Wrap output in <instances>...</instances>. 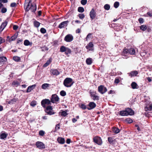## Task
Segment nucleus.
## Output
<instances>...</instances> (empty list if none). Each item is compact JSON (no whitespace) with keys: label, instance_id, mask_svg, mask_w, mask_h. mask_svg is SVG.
<instances>
[{"label":"nucleus","instance_id":"c85d7f7f","mask_svg":"<svg viewBox=\"0 0 152 152\" xmlns=\"http://www.w3.org/2000/svg\"><path fill=\"white\" fill-rule=\"evenodd\" d=\"M67 112L68 110H66L62 111L61 113V115L64 117L68 115V113H67Z\"/></svg>","mask_w":152,"mask_h":152},{"label":"nucleus","instance_id":"8fccbe9b","mask_svg":"<svg viewBox=\"0 0 152 152\" xmlns=\"http://www.w3.org/2000/svg\"><path fill=\"white\" fill-rule=\"evenodd\" d=\"M36 104V101H33L30 103V105L33 107L35 106Z\"/></svg>","mask_w":152,"mask_h":152},{"label":"nucleus","instance_id":"dca6fc26","mask_svg":"<svg viewBox=\"0 0 152 152\" xmlns=\"http://www.w3.org/2000/svg\"><path fill=\"white\" fill-rule=\"evenodd\" d=\"M7 22L6 21H5L2 23L0 26V32H1L5 28L7 25Z\"/></svg>","mask_w":152,"mask_h":152},{"label":"nucleus","instance_id":"603ef678","mask_svg":"<svg viewBox=\"0 0 152 152\" xmlns=\"http://www.w3.org/2000/svg\"><path fill=\"white\" fill-rule=\"evenodd\" d=\"M45 133V132L42 130H40L39 132V134L42 136H43L44 135Z\"/></svg>","mask_w":152,"mask_h":152},{"label":"nucleus","instance_id":"3c124183","mask_svg":"<svg viewBox=\"0 0 152 152\" xmlns=\"http://www.w3.org/2000/svg\"><path fill=\"white\" fill-rule=\"evenodd\" d=\"M78 17L81 19H83L85 17V15L83 14H80L78 15Z\"/></svg>","mask_w":152,"mask_h":152},{"label":"nucleus","instance_id":"4be33fe9","mask_svg":"<svg viewBox=\"0 0 152 152\" xmlns=\"http://www.w3.org/2000/svg\"><path fill=\"white\" fill-rule=\"evenodd\" d=\"M7 59L5 57L2 56L0 57V65L1 64L3 63H4V62H6Z\"/></svg>","mask_w":152,"mask_h":152},{"label":"nucleus","instance_id":"e2e57ef3","mask_svg":"<svg viewBox=\"0 0 152 152\" xmlns=\"http://www.w3.org/2000/svg\"><path fill=\"white\" fill-rule=\"evenodd\" d=\"M16 4L15 3H12L10 4V6L12 7H14L16 6Z\"/></svg>","mask_w":152,"mask_h":152},{"label":"nucleus","instance_id":"a19ab883","mask_svg":"<svg viewBox=\"0 0 152 152\" xmlns=\"http://www.w3.org/2000/svg\"><path fill=\"white\" fill-rule=\"evenodd\" d=\"M125 121L128 123H131L133 122L132 120L130 118H127L125 120Z\"/></svg>","mask_w":152,"mask_h":152},{"label":"nucleus","instance_id":"2eb2a0df","mask_svg":"<svg viewBox=\"0 0 152 152\" xmlns=\"http://www.w3.org/2000/svg\"><path fill=\"white\" fill-rule=\"evenodd\" d=\"M50 72L52 75H58L60 73L56 69H52L50 70Z\"/></svg>","mask_w":152,"mask_h":152},{"label":"nucleus","instance_id":"774afa93","mask_svg":"<svg viewBox=\"0 0 152 152\" xmlns=\"http://www.w3.org/2000/svg\"><path fill=\"white\" fill-rule=\"evenodd\" d=\"M147 14L150 17L152 16V12H147Z\"/></svg>","mask_w":152,"mask_h":152},{"label":"nucleus","instance_id":"58836bf2","mask_svg":"<svg viewBox=\"0 0 152 152\" xmlns=\"http://www.w3.org/2000/svg\"><path fill=\"white\" fill-rule=\"evenodd\" d=\"M60 94L61 96H64L66 95V93L65 91L62 90L60 91Z\"/></svg>","mask_w":152,"mask_h":152},{"label":"nucleus","instance_id":"2f4dec72","mask_svg":"<svg viewBox=\"0 0 152 152\" xmlns=\"http://www.w3.org/2000/svg\"><path fill=\"white\" fill-rule=\"evenodd\" d=\"M131 76H136L138 74V72L136 71H133L130 73Z\"/></svg>","mask_w":152,"mask_h":152},{"label":"nucleus","instance_id":"f257e3e1","mask_svg":"<svg viewBox=\"0 0 152 152\" xmlns=\"http://www.w3.org/2000/svg\"><path fill=\"white\" fill-rule=\"evenodd\" d=\"M135 52L134 49L133 48H131L128 50L126 48H124L123 49L122 55L123 56H124V58H127L129 57V54L131 55H134L135 53Z\"/></svg>","mask_w":152,"mask_h":152},{"label":"nucleus","instance_id":"f704fd0d","mask_svg":"<svg viewBox=\"0 0 152 152\" xmlns=\"http://www.w3.org/2000/svg\"><path fill=\"white\" fill-rule=\"evenodd\" d=\"M49 84L48 83H44L42 85V88L43 89H46V88L49 87Z\"/></svg>","mask_w":152,"mask_h":152},{"label":"nucleus","instance_id":"7c9ffc66","mask_svg":"<svg viewBox=\"0 0 152 152\" xmlns=\"http://www.w3.org/2000/svg\"><path fill=\"white\" fill-rule=\"evenodd\" d=\"M108 141L109 142V143L110 144H111L112 143H113V142L114 141L113 138L111 137H108Z\"/></svg>","mask_w":152,"mask_h":152},{"label":"nucleus","instance_id":"0eeeda50","mask_svg":"<svg viewBox=\"0 0 152 152\" xmlns=\"http://www.w3.org/2000/svg\"><path fill=\"white\" fill-rule=\"evenodd\" d=\"M98 91L102 94H103L107 91L106 88L104 87V86L101 85L98 87Z\"/></svg>","mask_w":152,"mask_h":152},{"label":"nucleus","instance_id":"79ce46f5","mask_svg":"<svg viewBox=\"0 0 152 152\" xmlns=\"http://www.w3.org/2000/svg\"><path fill=\"white\" fill-rule=\"evenodd\" d=\"M80 107L83 110L86 109L87 108L85 104H81Z\"/></svg>","mask_w":152,"mask_h":152},{"label":"nucleus","instance_id":"c756f323","mask_svg":"<svg viewBox=\"0 0 152 152\" xmlns=\"http://www.w3.org/2000/svg\"><path fill=\"white\" fill-rule=\"evenodd\" d=\"M17 37V35L15 34L13 36H12L10 38V41H12L15 40Z\"/></svg>","mask_w":152,"mask_h":152},{"label":"nucleus","instance_id":"412c9836","mask_svg":"<svg viewBox=\"0 0 152 152\" xmlns=\"http://www.w3.org/2000/svg\"><path fill=\"white\" fill-rule=\"evenodd\" d=\"M93 44L92 42H90L86 46V47L87 49H88L89 50H93V49L92 48L90 49V48H92L93 47Z\"/></svg>","mask_w":152,"mask_h":152},{"label":"nucleus","instance_id":"bf43d9fd","mask_svg":"<svg viewBox=\"0 0 152 152\" xmlns=\"http://www.w3.org/2000/svg\"><path fill=\"white\" fill-rule=\"evenodd\" d=\"M91 33L88 34L86 37V40H87L88 39H89L90 38H91Z\"/></svg>","mask_w":152,"mask_h":152},{"label":"nucleus","instance_id":"f03ea898","mask_svg":"<svg viewBox=\"0 0 152 152\" xmlns=\"http://www.w3.org/2000/svg\"><path fill=\"white\" fill-rule=\"evenodd\" d=\"M74 83L72 79L70 78L67 77L64 80L63 84L66 87H70Z\"/></svg>","mask_w":152,"mask_h":152},{"label":"nucleus","instance_id":"cd10ccee","mask_svg":"<svg viewBox=\"0 0 152 152\" xmlns=\"http://www.w3.org/2000/svg\"><path fill=\"white\" fill-rule=\"evenodd\" d=\"M89 93L90 94L91 97H92V96L95 95L96 94V91L92 90H90L89 91Z\"/></svg>","mask_w":152,"mask_h":152},{"label":"nucleus","instance_id":"bb28decb","mask_svg":"<svg viewBox=\"0 0 152 152\" xmlns=\"http://www.w3.org/2000/svg\"><path fill=\"white\" fill-rule=\"evenodd\" d=\"M86 62L87 64L90 65L92 62V59L91 58H88L86 59Z\"/></svg>","mask_w":152,"mask_h":152},{"label":"nucleus","instance_id":"c9c22d12","mask_svg":"<svg viewBox=\"0 0 152 152\" xmlns=\"http://www.w3.org/2000/svg\"><path fill=\"white\" fill-rule=\"evenodd\" d=\"M140 28L142 30L144 31L146 29L147 27L145 25H142L140 26Z\"/></svg>","mask_w":152,"mask_h":152},{"label":"nucleus","instance_id":"5fc2aeb1","mask_svg":"<svg viewBox=\"0 0 152 152\" xmlns=\"http://www.w3.org/2000/svg\"><path fill=\"white\" fill-rule=\"evenodd\" d=\"M87 2V0H82L81 1V4L83 5H85Z\"/></svg>","mask_w":152,"mask_h":152},{"label":"nucleus","instance_id":"7ed1b4c3","mask_svg":"<svg viewBox=\"0 0 152 152\" xmlns=\"http://www.w3.org/2000/svg\"><path fill=\"white\" fill-rule=\"evenodd\" d=\"M45 108V111L48 115H52L56 113V112H54L53 110L52 106L50 105H48Z\"/></svg>","mask_w":152,"mask_h":152},{"label":"nucleus","instance_id":"6e6552de","mask_svg":"<svg viewBox=\"0 0 152 152\" xmlns=\"http://www.w3.org/2000/svg\"><path fill=\"white\" fill-rule=\"evenodd\" d=\"M37 147L39 149H42L45 148V145L42 142L37 141L36 142Z\"/></svg>","mask_w":152,"mask_h":152},{"label":"nucleus","instance_id":"ea45409f","mask_svg":"<svg viewBox=\"0 0 152 152\" xmlns=\"http://www.w3.org/2000/svg\"><path fill=\"white\" fill-rule=\"evenodd\" d=\"M60 124H58L56 125L54 132H56L60 129Z\"/></svg>","mask_w":152,"mask_h":152},{"label":"nucleus","instance_id":"5701e85b","mask_svg":"<svg viewBox=\"0 0 152 152\" xmlns=\"http://www.w3.org/2000/svg\"><path fill=\"white\" fill-rule=\"evenodd\" d=\"M8 135L7 134L5 133H2L0 135V138L1 139L5 140Z\"/></svg>","mask_w":152,"mask_h":152},{"label":"nucleus","instance_id":"864d4df0","mask_svg":"<svg viewBox=\"0 0 152 152\" xmlns=\"http://www.w3.org/2000/svg\"><path fill=\"white\" fill-rule=\"evenodd\" d=\"M120 81V80L119 78H118V77H116L115 78V81H114V83L116 84H118V83Z\"/></svg>","mask_w":152,"mask_h":152},{"label":"nucleus","instance_id":"39448f33","mask_svg":"<svg viewBox=\"0 0 152 152\" xmlns=\"http://www.w3.org/2000/svg\"><path fill=\"white\" fill-rule=\"evenodd\" d=\"M50 100L47 99H43L41 102V105L44 108L47 107V105H51Z\"/></svg>","mask_w":152,"mask_h":152},{"label":"nucleus","instance_id":"69168bd1","mask_svg":"<svg viewBox=\"0 0 152 152\" xmlns=\"http://www.w3.org/2000/svg\"><path fill=\"white\" fill-rule=\"evenodd\" d=\"M135 126L136 127H137V129L138 132H139L140 131V127H139V126L138 125L136 124L135 125Z\"/></svg>","mask_w":152,"mask_h":152},{"label":"nucleus","instance_id":"1a4fd4ad","mask_svg":"<svg viewBox=\"0 0 152 152\" xmlns=\"http://www.w3.org/2000/svg\"><path fill=\"white\" fill-rule=\"evenodd\" d=\"M26 3L25 4V7L26 6V10L28 11L30 9L31 2V0H26Z\"/></svg>","mask_w":152,"mask_h":152},{"label":"nucleus","instance_id":"09e8293b","mask_svg":"<svg viewBox=\"0 0 152 152\" xmlns=\"http://www.w3.org/2000/svg\"><path fill=\"white\" fill-rule=\"evenodd\" d=\"M40 31L41 32V33L42 34H45L46 32V29L43 28H41L40 30Z\"/></svg>","mask_w":152,"mask_h":152},{"label":"nucleus","instance_id":"aec40b11","mask_svg":"<svg viewBox=\"0 0 152 152\" xmlns=\"http://www.w3.org/2000/svg\"><path fill=\"white\" fill-rule=\"evenodd\" d=\"M35 86L36 85L34 84L28 86L27 88L26 92L27 93L31 91V90H33L35 88Z\"/></svg>","mask_w":152,"mask_h":152},{"label":"nucleus","instance_id":"b1692460","mask_svg":"<svg viewBox=\"0 0 152 152\" xmlns=\"http://www.w3.org/2000/svg\"><path fill=\"white\" fill-rule=\"evenodd\" d=\"M112 130L113 132L116 134H118L120 132L119 129L117 127H113L112 128Z\"/></svg>","mask_w":152,"mask_h":152},{"label":"nucleus","instance_id":"6ab92c4d","mask_svg":"<svg viewBox=\"0 0 152 152\" xmlns=\"http://www.w3.org/2000/svg\"><path fill=\"white\" fill-rule=\"evenodd\" d=\"M57 140L58 143L61 144H64L65 142L64 139L61 137H58Z\"/></svg>","mask_w":152,"mask_h":152},{"label":"nucleus","instance_id":"f3484780","mask_svg":"<svg viewBox=\"0 0 152 152\" xmlns=\"http://www.w3.org/2000/svg\"><path fill=\"white\" fill-rule=\"evenodd\" d=\"M37 6L35 4L34 5L33 4H31L30 9L32 12H35L37 10Z\"/></svg>","mask_w":152,"mask_h":152},{"label":"nucleus","instance_id":"9d476101","mask_svg":"<svg viewBox=\"0 0 152 152\" xmlns=\"http://www.w3.org/2000/svg\"><path fill=\"white\" fill-rule=\"evenodd\" d=\"M73 38L72 36L70 34L66 35L65 37L64 40L68 42H71L73 40Z\"/></svg>","mask_w":152,"mask_h":152},{"label":"nucleus","instance_id":"6e6d98bb","mask_svg":"<svg viewBox=\"0 0 152 152\" xmlns=\"http://www.w3.org/2000/svg\"><path fill=\"white\" fill-rule=\"evenodd\" d=\"M42 51H47L48 50V48L45 46H43L42 48Z\"/></svg>","mask_w":152,"mask_h":152},{"label":"nucleus","instance_id":"338daca9","mask_svg":"<svg viewBox=\"0 0 152 152\" xmlns=\"http://www.w3.org/2000/svg\"><path fill=\"white\" fill-rule=\"evenodd\" d=\"M8 2L7 0H0V2H3L4 3H6Z\"/></svg>","mask_w":152,"mask_h":152},{"label":"nucleus","instance_id":"680f3d73","mask_svg":"<svg viewBox=\"0 0 152 152\" xmlns=\"http://www.w3.org/2000/svg\"><path fill=\"white\" fill-rule=\"evenodd\" d=\"M138 21L139 23H142L143 22V19L142 18H140L138 19Z\"/></svg>","mask_w":152,"mask_h":152},{"label":"nucleus","instance_id":"de8ad7c7","mask_svg":"<svg viewBox=\"0 0 152 152\" xmlns=\"http://www.w3.org/2000/svg\"><path fill=\"white\" fill-rule=\"evenodd\" d=\"M13 59L14 60L16 61H18L20 60V57L17 56H14L13 57Z\"/></svg>","mask_w":152,"mask_h":152},{"label":"nucleus","instance_id":"20e7f679","mask_svg":"<svg viewBox=\"0 0 152 152\" xmlns=\"http://www.w3.org/2000/svg\"><path fill=\"white\" fill-rule=\"evenodd\" d=\"M93 142L98 145H101L102 143V140L101 137L99 136H96L93 138Z\"/></svg>","mask_w":152,"mask_h":152},{"label":"nucleus","instance_id":"c03bdc74","mask_svg":"<svg viewBox=\"0 0 152 152\" xmlns=\"http://www.w3.org/2000/svg\"><path fill=\"white\" fill-rule=\"evenodd\" d=\"M104 8L105 10H109L110 8V6L109 5L106 4L104 5Z\"/></svg>","mask_w":152,"mask_h":152},{"label":"nucleus","instance_id":"0e129e2a","mask_svg":"<svg viewBox=\"0 0 152 152\" xmlns=\"http://www.w3.org/2000/svg\"><path fill=\"white\" fill-rule=\"evenodd\" d=\"M18 28V26L16 25H14L13 26V29L14 30H16Z\"/></svg>","mask_w":152,"mask_h":152},{"label":"nucleus","instance_id":"473e14b6","mask_svg":"<svg viewBox=\"0 0 152 152\" xmlns=\"http://www.w3.org/2000/svg\"><path fill=\"white\" fill-rule=\"evenodd\" d=\"M67 48L63 46L60 48V51L61 52H65Z\"/></svg>","mask_w":152,"mask_h":152},{"label":"nucleus","instance_id":"a18cd8bd","mask_svg":"<svg viewBox=\"0 0 152 152\" xmlns=\"http://www.w3.org/2000/svg\"><path fill=\"white\" fill-rule=\"evenodd\" d=\"M24 45L26 46H28L30 44L29 41L28 40H25L24 42Z\"/></svg>","mask_w":152,"mask_h":152},{"label":"nucleus","instance_id":"13d9d810","mask_svg":"<svg viewBox=\"0 0 152 152\" xmlns=\"http://www.w3.org/2000/svg\"><path fill=\"white\" fill-rule=\"evenodd\" d=\"M52 61V58H50L46 62H47L48 66L51 63Z\"/></svg>","mask_w":152,"mask_h":152},{"label":"nucleus","instance_id":"9b49d317","mask_svg":"<svg viewBox=\"0 0 152 152\" xmlns=\"http://www.w3.org/2000/svg\"><path fill=\"white\" fill-rule=\"evenodd\" d=\"M96 104L94 102H90L89 103L88 106L89 107H87V109L90 110L96 107Z\"/></svg>","mask_w":152,"mask_h":152},{"label":"nucleus","instance_id":"393cba45","mask_svg":"<svg viewBox=\"0 0 152 152\" xmlns=\"http://www.w3.org/2000/svg\"><path fill=\"white\" fill-rule=\"evenodd\" d=\"M18 100V98H13L12 99H11L8 102V104H14L15 102H16Z\"/></svg>","mask_w":152,"mask_h":152},{"label":"nucleus","instance_id":"a878e982","mask_svg":"<svg viewBox=\"0 0 152 152\" xmlns=\"http://www.w3.org/2000/svg\"><path fill=\"white\" fill-rule=\"evenodd\" d=\"M119 115L122 116H127L126 110L120 111L119 112Z\"/></svg>","mask_w":152,"mask_h":152},{"label":"nucleus","instance_id":"a211bd4d","mask_svg":"<svg viewBox=\"0 0 152 152\" xmlns=\"http://www.w3.org/2000/svg\"><path fill=\"white\" fill-rule=\"evenodd\" d=\"M131 86L132 88L133 89H138L139 88V86L137 85V83L134 82H132L131 84Z\"/></svg>","mask_w":152,"mask_h":152},{"label":"nucleus","instance_id":"423d86ee","mask_svg":"<svg viewBox=\"0 0 152 152\" xmlns=\"http://www.w3.org/2000/svg\"><path fill=\"white\" fill-rule=\"evenodd\" d=\"M59 100V98L58 95L56 94H53L51 96L50 101L51 102L54 103L58 102Z\"/></svg>","mask_w":152,"mask_h":152},{"label":"nucleus","instance_id":"e433bc0d","mask_svg":"<svg viewBox=\"0 0 152 152\" xmlns=\"http://www.w3.org/2000/svg\"><path fill=\"white\" fill-rule=\"evenodd\" d=\"M92 97H93L92 99L94 101L96 100H98L99 99V96H98L96 95L92 96Z\"/></svg>","mask_w":152,"mask_h":152},{"label":"nucleus","instance_id":"4d7b16f0","mask_svg":"<svg viewBox=\"0 0 152 152\" xmlns=\"http://www.w3.org/2000/svg\"><path fill=\"white\" fill-rule=\"evenodd\" d=\"M7 11V9L6 8L3 7L2 8L1 12L2 13H5Z\"/></svg>","mask_w":152,"mask_h":152},{"label":"nucleus","instance_id":"052dcab7","mask_svg":"<svg viewBox=\"0 0 152 152\" xmlns=\"http://www.w3.org/2000/svg\"><path fill=\"white\" fill-rule=\"evenodd\" d=\"M5 40L4 39H3L2 38L0 37V44L3 42H4Z\"/></svg>","mask_w":152,"mask_h":152},{"label":"nucleus","instance_id":"49530a36","mask_svg":"<svg viewBox=\"0 0 152 152\" xmlns=\"http://www.w3.org/2000/svg\"><path fill=\"white\" fill-rule=\"evenodd\" d=\"M119 3L118 1L115 2L114 4V6L116 8H117L119 7Z\"/></svg>","mask_w":152,"mask_h":152},{"label":"nucleus","instance_id":"72a5a7b5","mask_svg":"<svg viewBox=\"0 0 152 152\" xmlns=\"http://www.w3.org/2000/svg\"><path fill=\"white\" fill-rule=\"evenodd\" d=\"M34 26L35 27H37V28L39 26L40 24V23L37 21H34Z\"/></svg>","mask_w":152,"mask_h":152},{"label":"nucleus","instance_id":"ddd939ff","mask_svg":"<svg viewBox=\"0 0 152 152\" xmlns=\"http://www.w3.org/2000/svg\"><path fill=\"white\" fill-rule=\"evenodd\" d=\"M127 115H134V111L131 108H127L125 109Z\"/></svg>","mask_w":152,"mask_h":152},{"label":"nucleus","instance_id":"f8f14e48","mask_svg":"<svg viewBox=\"0 0 152 152\" xmlns=\"http://www.w3.org/2000/svg\"><path fill=\"white\" fill-rule=\"evenodd\" d=\"M96 13L94 9V8L92 9L90 13V18L92 19V20L94 19L95 17Z\"/></svg>","mask_w":152,"mask_h":152},{"label":"nucleus","instance_id":"37998d69","mask_svg":"<svg viewBox=\"0 0 152 152\" xmlns=\"http://www.w3.org/2000/svg\"><path fill=\"white\" fill-rule=\"evenodd\" d=\"M71 52V50L70 49L67 48L65 52V53L67 55L69 54H70Z\"/></svg>","mask_w":152,"mask_h":152},{"label":"nucleus","instance_id":"4468645a","mask_svg":"<svg viewBox=\"0 0 152 152\" xmlns=\"http://www.w3.org/2000/svg\"><path fill=\"white\" fill-rule=\"evenodd\" d=\"M68 22H69L68 21L63 22L59 24L58 27L60 28H62L64 26H67Z\"/></svg>","mask_w":152,"mask_h":152},{"label":"nucleus","instance_id":"4c0bfd02","mask_svg":"<svg viewBox=\"0 0 152 152\" xmlns=\"http://www.w3.org/2000/svg\"><path fill=\"white\" fill-rule=\"evenodd\" d=\"M78 11L80 12H83L84 11V9L83 7H79L78 8Z\"/></svg>","mask_w":152,"mask_h":152}]
</instances>
